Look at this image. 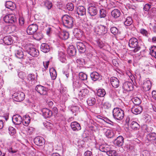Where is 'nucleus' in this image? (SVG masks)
Listing matches in <instances>:
<instances>
[{"label": "nucleus", "instance_id": "nucleus-59", "mask_svg": "<svg viewBox=\"0 0 156 156\" xmlns=\"http://www.w3.org/2000/svg\"><path fill=\"white\" fill-rule=\"evenodd\" d=\"M151 29L153 32L156 33V22L151 24Z\"/></svg>", "mask_w": 156, "mask_h": 156}, {"label": "nucleus", "instance_id": "nucleus-38", "mask_svg": "<svg viewBox=\"0 0 156 156\" xmlns=\"http://www.w3.org/2000/svg\"><path fill=\"white\" fill-rule=\"evenodd\" d=\"M147 138L149 141L155 140L156 139V134L154 133H149L147 136Z\"/></svg>", "mask_w": 156, "mask_h": 156}, {"label": "nucleus", "instance_id": "nucleus-42", "mask_svg": "<svg viewBox=\"0 0 156 156\" xmlns=\"http://www.w3.org/2000/svg\"><path fill=\"white\" fill-rule=\"evenodd\" d=\"M150 54L152 56L156 58V47L155 46H152L150 49Z\"/></svg>", "mask_w": 156, "mask_h": 156}, {"label": "nucleus", "instance_id": "nucleus-4", "mask_svg": "<svg viewBox=\"0 0 156 156\" xmlns=\"http://www.w3.org/2000/svg\"><path fill=\"white\" fill-rule=\"evenodd\" d=\"M94 31L98 35H105L107 37H110V34L107 33L108 28L106 26L102 25L96 27L94 29Z\"/></svg>", "mask_w": 156, "mask_h": 156}, {"label": "nucleus", "instance_id": "nucleus-63", "mask_svg": "<svg viewBox=\"0 0 156 156\" xmlns=\"http://www.w3.org/2000/svg\"><path fill=\"white\" fill-rule=\"evenodd\" d=\"M60 93L61 94V95H62L65 94H66V89H64L63 88H62L60 89Z\"/></svg>", "mask_w": 156, "mask_h": 156}, {"label": "nucleus", "instance_id": "nucleus-29", "mask_svg": "<svg viewBox=\"0 0 156 156\" xmlns=\"http://www.w3.org/2000/svg\"><path fill=\"white\" fill-rule=\"evenodd\" d=\"M41 51L44 53H47L50 51V47L46 43H42L41 46Z\"/></svg>", "mask_w": 156, "mask_h": 156}, {"label": "nucleus", "instance_id": "nucleus-56", "mask_svg": "<svg viewBox=\"0 0 156 156\" xmlns=\"http://www.w3.org/2000/svg\"><path fill=\"white\" fill-rule=\"evenodd\" d=\"M133 102L134 104L136 105H139L140 104L141 102V101L139 98H136L134 99L133 101Z\"/></svg>", "mask_w": 156, "mask_h": 156}, {"label": "nucleus", "instance_id": "nucleus-10", "mask_svg": "<svg viewBox=\"0 0 156 156\" xmlns=\"http://www.w3.org/2000/svg\"><path fill=\"white\" fill-rule=\"evenodd\" d=\"M122 88L123 89V92L126 93L127 92L131 91L133 89L132 83L130 82L126 81L123 83Z\"/></svg>", "mask_w": 156, "mask_h": 156}, {"label": "nucleus", "instance_id": "nucleus-54", "mask_svg": "<svg viewBox=\"0 0 156 156\" xmlns=\"http://www.w3.org/2000/svg\"><path fill=\"white\" fill-rule=\"evenodd\" d=\"M9 133L12 135H13L16 133V130L15 129L12 127L10 126L9 127Z\"/></svg>", "mask_w": 156, "mask_h": 156}, {"label": "nucleus", "instance_id": "nucleus-9", "mask_svg": "<svg viewBox=\"0 0 156 156\" xmlns=\"http://www.w3.org/2000/svg\"><path fill=\"white\" fill-rule=\"evenodd\" d=\"M38 27V26L36 24H32L28 26L27 32L28 34L32 35L36 32Z\"/></svg>", "mask_w": 156, "mask_h": 156}, {"label": "nucleus", "instance_id": "nucleus-28", "mask_svg": "<svg viewBox=\"0 0 156 156\" xmlns=\"http://www.w3.org/2000/svg\"><path fill=\"white\" fill-rule=\"evenodd\" d=\"M109 146L106 144H101L99 147V150L101 151L106 153V154L109 151Z\"/></svg>", "mask_w": 156, "mask_h": 156}, {"label": "nucleus", "instance_id": "nucleus-58", "mask_svg": "<svg viewBox=\"0 0 156 156\" xmlns=\"http://www.w3.org/2000/svg\"><path fill=\"white\" fill-rule=\"evenodd\" d=\"M151 5L150 4H146L145 5L144 7V9L146 11H148L151 8Z\"/></svg>", "mask_w": 156, "mask_h": 156}, {"label": "nucleus", "instance_id": "nucleus-2", "mask_svg": "<svg viewBox=\"0 0 156 156\" xmlns=\"http://www.w3.org/2000/svg\"><path fill=\"white\" fill-rule=\"evenodd\" d=\"M128 44L130 48H133L131 51L135 53L139 51L141 48L137 39L135 37H132L129 39Z\"/></svg>", "mask_w": 156, "mask_h": 156}, {"label": "nucleus", "instance_id": "nucleus-44", "mask_svg": "<svg viewBox=\"0 0 156 156\" xmlns=\"http://www.w3.org/2000/svg\"><path fill=\"white\" fill-rule=\"evenodd\" d=\"M79 77L80 80L83 81L86 80L87 78V75L82 72L79 73Z\"/></svg>", "mask_w": 156, "mask_h": 156}, {"label": "nucleus", "instance_id": "nucleus-37", "mask_svg": "<svg viewBox=\"0 0 156 156\" xmlns=\"http://www.w3.org/2000/svg\"><path fill=\"white\" fill-rule=\"evenodd\" d=\"M96 102V99L94 98H90L87 100V104L90 106L94 105L95 104Z\"/></svg>", "mask_w": 156, "mask_h": 156}, {"label": "nucleus", "instance_id": "nucleus-5", "mask_svg": "<svg viewBox=\"0 0 156 156\" xmlns=\"http://www.w3.org/2000/svg\"><path fill=\"white\" fill-rule=\"evenodd\" d=\"M12 97L15 101L20 102L24 99L25 95L23 92L20 91L14 93L12 95Z\"/></svg>", "mask_w": 156, "mask_h": 156}, {"label": "nucleus", "instance_id": "nucleus-11", "mask_svg": "<svg viewBox=\"0 0 156 156\" xmlns=\"http://www.w3.org/2000/svg\"><path fill=\"white\" fill-rule=\"evenodd\" d=\"M27 51L33 57H37L39 54L38 50L33 47H29Z\"/></svg>", "mask_w": 156, "mask_h": 156}, {"label": "nucleus", "instance_id": "nucleus-31", "mask_svg": "<svg viewBox=\"0 0 156 156\" xmlns=\"http://www.w3.org/2000/svg\"><path fill=\"white\" fill-rule=\"evenodd\" d=\"M91 80L94 81H96L99 79L100 78L99 74L96 72H92L90 74Z\"/></svg>", "mask_w": 156, "mask_h": 156}, {"label": "nucleus", "instance_id": "nucleus-20", "mask_svg": "<svg viewBox=\"0 0 156 156\" xmlns=\"http://www.w3.org/2000/svg\"><path fill=\"white\" fill-rule=\"evenodd\" d=\"M70 126L72 130L74 131H78L81 129L80 124L76 121L72 122L70 124Z\"/></svg>", "mask_w": 156, "mask_h": 156}, {"label": "nucleus", "instance_id": "nucleus-48", "mask_svg": "<svg viewBox=\"0 0 156 156\" xmlns=\"http://www.w3.org/2000/svg\"><path fill=\"white\" fill-rule=\"evenodd\" d=\"M105 136L108 138H111L114 136L113 133L110 130H107L105 133Z\"/></svg>", "mask_w": 156, "mask_h": 156}, {"label": "nucleus", "instance_id": "nucleus-40", "mask_svg": "<svg viewBox=\"0 0 156 156\" xmlns=\"http://www.w3.org/2000/svg\"><path fill=\"white\" fill-rule=\"evenodd\" d=\"M97 94L98 96L103 97L105 95L106 92L104 89H99L98 90Z\"/></svg>", "mask_w": 156, "mask_h": 156}, {"label": "nucleus", "instance_id": "nucleus-14", "mask_svg": "<svg viewBox=\"0 0 156 156\" xmlns=\"http://www.w3.org/2000/svg\"><path fill=\"white\" fill-rule=\"evenodd\" d=\"M124 138L122 136H118L113 141L114 144L119 147H121L123 145Z\"/></svg>", "mask_w": 156, "mask_h": 156}, {"label": "nucleus", "instance_id": "nucleus-18", "mask_svg": "<svg viewBox=\"0 0 156 156\" xmlns=\"http://www.w3.org/2000/svg\"><path fill=\"white\" fill-rule=\"evenodd\" d=\"M12 121L14 124L19 125L21 123L22 121V119L20 115L16 114L12 117Z\"/></svg>", "mask_w": 156, "mask_h": 156}, {"label": "nucleus", "instance_id": "nucleus-23", "mask_svg": "<svg viewBox=\"0 0 156 156\" xmlns=\"http://www.w3.org/2000/svg\"><path fill=\"white\" fill-rule=\"evenodd\" d=\"M76 11L79 15L83 16L86 14V9L85 7L83 6H79L77 7Z\"/></svg>", "mask_w": 156, "mask_h": 156}, {"label": "nucleus", "instance_id": "nucleus-35", "mask_svg": "<svg viewBox=\"0 0 156 156\" xmlns=\"http://www.w3.org/2000/svg\"><path fill=\"white\" fill-rule=\"evenodd\" d=\"M44 5L48 10H49L51 9L52 6V4L51 2L48 0H46L44 1Z\"/></svg>", "mask_w": 156, "mask_h": 156}, {"label": "nucleus", "instance_id": "nucleus-16", "mask_svg": "<svg viewBox=\"0 0 156 156\" xmlns=\"http://www.w3.org/2000/svg\"><path fill=\"white\" fill-rule=\"evenodd\" d=\"M89 93V90L87 89H83L80 90L78 93L79 98L83 99L88 96Z\"/></svg>", "mask_w": 156, "mask_h": 156}, {"label": "nucleus", "instance_id": "nucleus-22", "mask_svg": "<svg viewBox=\"0 0 156 156\" xmlns=\"http://www.w3.org/2000/svg\"><path fill=\"white\" fill-rule=\"evenodd\" d=\"M73 33L76 37L78 40H80L83 35L82 31L78 28H76L73 31Z\"/></svg>", "mask_w": 156, "mask_h": 156}, {"label": "nucleus", "instance_id": "nucleus-61", "mask_svg": "<svg viewBox=\"0 0 156 156\" xmlns=\"http://www.w3.org/2000/svg\"><path fill=\"white\" fill-rule=\"evenodd\" d=\"M84 156H93L92 153L89 151H87L84 153Z\"/></svg>", "mask_w": 156, "mask_h": 156}, {"label": "nucleus", "instance_id": "nucleus-3", "mask_svg": "<svg viewBox=\"0 0 156 156\" xmlns=\"http://www.w3.org/2000/svg\"><path fill=\"white\" fill-rule=\"evenodd\" d=\"M112 114L113 118L118 120H122L124 116V111L121 108L118 107L114 108L113 109Z\"/></svg>", "mask_w": 156, "mask_h": 156}, {"label": "nucleus", "instance_id": "nucleus-21", "mask_svg": "<svg viewBox=\"0 0 156 156\" xmlns=\"http://www.w3.org/2000/svg\"><path fill=\"white\" fill-rule=\"evenodd\" d=\"M151 86V81L149 80L144 81L142 85V88L145 91L149 90Z\"/></svg>", "mask_w": 156, "mask_h": 156}, {"label": "nucleus", "instance_id": "nucleus-15", "mask_svg": "<svg viewBox=\"0 0 156 156\" xmlns=\"http://www.w3.org/2000/svg\"><path fill=\"white\" fill-rule=\"evenodd\" d=\"M21 48L16 47L15 49V54L16 57L19 59H22L24 57L23 52Z\"/></svg>", "mask_w": 156, "mask_h": 156}, {"label": "nucleus", "instance_id": "nucleus-30", "mask_svg": "<svg viewBox=\"0 0 156 156\" xmlns=\"http://www.w3.org/2000/svg\"><path fill=\"white\" fill-rule=\"evenodd\" d=\"M67 53L69 55L73 56L76 54V49L73 46H70L67 49Z\"/></svg>", "mask_w": 156, "mask_h": 156}, {"label": "nucleus", "instance_id": "nucleus-34", "mask_svg": "<svg viewBox=\"0 0 156 156\" xmlns=\"http://www.w3.org/2000/svg\"><path fill=\"white\" fill-rule=\"evenodd\" d=\"M133 23V20L130 16H128L126 17V20L124 22V24L126 26L131 25Z\"/></svg>", "mask_w": 156, "mask_h": 156}, {"label": "nucleus", "instance_id": "nucleus-41", "mask_svg": "<svg viewBox=\"0 0 156 156\" xmlns=\"http://www.w3.org/2000/svg\"><path fill=\"white\" fill-rule=\"evenodd\" d=\"M27 79L29 81V83L33 84L34 83V82L33 81L35 79L34 75L32 74H29L28 76Z\"/></svg>", "mask_w": 156, "mask_h": 156}, {"label": "nucleus", "instance_id": "nucleus-39", "mask_svg": "<svg viewBox=\"0 0 156 156\" xmlns=\"http://www.w3.org/2000/svg\"><path fill=\"white\" fill-rule=\"evenodd\" d=\"M130 126L133 129L135 130H137L140 127L139 125L135 121H133L131 122Z\"/></svg>", "mask_w": 156, "mask_h": 156}, {"label": "nucleus", "instance_id": "nucleus-45", "mask_svg": "<svg viewBox=\"0 0 156 156\" xmlns=\"http://www.w3.org/2000/svg\"><path fill=\"white\" fill-rule=\"evenodd\" d=\"M71 111L73 113H74V115H76V114L78 113L79 112V107L76 106H73L71 108Z\"/></svg>", "mask_w": 156, "mask_h": 156}, {"label": "nucleus", "instance_id": "nucleus-62", "mask_svg": "<svg viewBox=\"0 0 156 156\" xmlns=\"http://www.w3.org/2000/svg\"><path fill=\"white\" fill-rule=\"evenodd\" d=\"M23 120L26 122H27L29 123L30 122V117L29 116H26L23 118Z\"/></svg>", "mask_w": 156, "mask_h": 156}, {"label": "nucleus", "instance_id": "nucleus-53", "mask_svg": "<svg viewBox=\"0 0 156 156\" xmlns=\"http://www.w3.org/2000/svg\"><path fill=\"white\" fill-rule=\"evenodd\" d=\"M140 32L144 35L145 36L147 37H148L149 34L146 30L144 29H141L140 30Z\"/></svg>", "mask_w": 156, "mask_h": 156}, {"label": "nucleus", "instance_id": "nucleus-7", "mask_svg": "<svg viewBox=\"0 0 156 156\" xmlns=\"http://www.w3.org/2000/svg\"><path fill=\"white\" fill-rule=\"evenodd\" d=\"M4 20L5 23H13L16 21V19L15 15L12 14H9L4 17Z\"/></svg>", "mask_w": 156, "mask_h": 156}, {"label": "nucleus", "instance_id": "nucleus-27", "mask_svg": "<svg viewBox=\"0 0 156 156\" xmlns=\"http://www.w3.org/2000/svg\"><path fill=\"white\" fill-rule=\"evenodd\" d=\"M3 41L5 44L8 45L11 44L13 42L12 37L10 36L5 37L3 38Z\"/></svg>", "mask_w": 156, "mask_h": 156}, {"label": "nucleus", "instance_id": "nucleus-19", "mask_svg": "<svg viewBox=\"0 0 156 156\" xmlns=\"http://www.w3.org/2000/svg\"><path fill=\"white\" fill-rule=\"evenodd\" d=\"M43 116L45 118H48L52 115V112L49 109L46 108H43L41 110Z\"/></svg>", "mask_w": 156, "mask_h": 156}, {"label": "nucleus", "instance_id": "nucleus-43", "mask_svg": "<svg viewBox=\"0 0 156 156\" xmlns=\"http://www.w3.org/2000/svg\"><path fill=\"white\" fill-rule=\"evenodd\" d=\"M76 62L78 64V65H79L80 67H83L85 64V60L82 58L77 59Z\"/></svg>", "mask_w": 156, "mask_h": 156}, {"label": "nucleus", "instance_id": "nucleus-13", "mask_svg": "<svg viewBox=\"0 0 156 156\" xmlns=\"http://www.w3.org/2000/svg\"><path fill=\"white\" fill-rule=\"evenodd\" d=\"M34 142L36 145L42 146L44 145L45 143V140L42 137L37 136L34 139Z\"/></svg>", "mask_w": 156, "mask_h": 156}, {"label": "nucleus", "instance_id": "nucleus-25", "mask_svg": "<svg viewBox=\"0 0 156 156\" xmlns=\"http://www.w3.org/2000/svg\"><path fill=\"white\" fill-rule=\"evenodd\" d=\"M69 33L65 31H61L58 34L59 37L63 40L68 39L69 37Z\"/></svg>", "mask_w": 156, "mask_h": 156}, {"label": "nucleus", "instance_id": "nucleus-6", "mask_svg": "<svg viewBox=\"0 0 156 156\" xmlns=\"http://www.w3.org/2000/svg\"><path fill=\"white\" fill-rule=\"evenodd\" d=\"M88 13L92 16H95L97 13V8L94 4L90 3L89 5L88 9Z\"/></svg>", "mask_w": 156, "mask_h": 156}, {"label": "nucleus", "instance_id": "nucleus-36", "mask_svg": "<svg viewBox=\"0 0 156 156\" xmlns=\"http://www.w3.org/2000/svg\"><path fill=\"white\" fill-rule=\"evenodd\" d=\"M50 73L52 79L53 80L55 79L57 76L56 71L53 68H52L50 69Z\"/></svg>", "mask_w": 156, "mask_h": 156}, {"label": "nucleus", "instance_id": "nucleus-33", "mask_svg": "<svg viewBox=\"0 0 156 156\" xmlns=\"http://www.w3.org/2000/svg\"><path fill=\"white\" fill-rule=\"evenodd\" d=\"M121 14V12L118 9H115L112 10L111 12V15L112 17L116 18L119 17Z\"/></svg>", "mask_w": 156, "mask_h": 156}, {"label": "nucleus", "instance_id": "nucleus-52", "mask_svg": "<svg viewBox=\"0 0 156 156\" xmlns=\"http://www.w3.org/2000/svg\"><path fill=\"white\" fill-rule=\"evenodd\" d=\"M66 7L67 9L70 11H72L74 9V5L72 3H69L67 4Z\"/></svg>", "mask_w": 156, "mask_h": 156}, {"label": "nucleus", "instance_id": "nucleus-12", "mask_svg": "<svg viewBox=\"0 0 156 156\" xmlns=\"http://www.w3.org/2000/svg\"><path fill=\"white\" fill-rule=\"evenodd\" d=\"M35 90L40 94L44 95L47 94L48 88L39 85L36 86Z\"/></svg>", "mask_w": 156, "mask_h": 156}, {"label": "nucleus", "instance_id": "nucleus-57", "mask_svg": "<svg viewBox=\"0 0 156 156\" xmlns=\"http://www.w3.org/2000/svg\"><path fill=\"white\" fill-rule=\"evenodd\" d=\"M18 75L19 77L22 80L24 79L26 76L25 73L22 72H19Z\"/></svg>", "mask_w": 156, "mask_h": 156}, {"label": "nucleus", "instance_id": "nucleus-51", "mask_svg": "<svg viewBox=\"0 0 156 156\" xmlns=\"http://www.w3.org/2000/svg\"><path fill=\"white\" fill-rule=\"evenodd\" d=\"M111 105L109 103L106 102L104 103L103 104V108L105 109H108L111 108Z\"/></svg>", "mask_w": 156, "mask_h": 156}, {"label": "nucleus", "instance_id": "nucleus-26", "mask_svg": "<svg viewBox=\"0 0 156 156\" xmlns=\"http://www.w3.org/2000/svg\"><path fill=\"white\" fill-rule=\"evenodd\" d=\"M5 5L6 8L10 9L12 11L15 9L16 7L15 4L11 1L6 2Z\"/></svg>", "mask_w": 156, "mask_h": 156}, {"label": "nucleus", "instance_id": "nucleus-32", "mask_svg": "<svg viewBox=\"0 0 156 156\" xmlns=\"http://www.w3.org/2000/svg\"><path fill=\"white\" fill-rule=\"evenodd\" d=\"M66 56L62 52L60 51L58 53V58L60 61L62 63H65L66 62Z\"/></svg>", "mask_w": 156, "mask_h": 156}, {"label": "nucleus", "instance_id": "nucleus-55", "mask_svg": "<svg viewBox=\"0 0 156 156\" xmlns=\"http://www.w3.org/2000/svg\"><path fill=\"white\" fill-rule=\"evenodd\" d=\"M25 58H28L27 61H25V62L27 64H28L29 65L33 64V62L34 61V59H30L28 57H25Z\"/></svg>", "mask_w": 156, "mask_h": 156}, {"label": "nucleus", "instance_id": "nucleus-17", "mask_svg": "<svg viewBox=\"0 0 156 156\" xmlns=\"http://www.w3.org/2000/svg\"><path fill=\"white\" fill-rule=\"evenodd\" d=\"M142 110V107L139 105H135L131 108L132 112L135 115L140 114Z\"/></svg>", "mask_w": 156, "mask_h": 156}, {"label": "nucleus", "instance_id": "nucleus-46", "mask_svg": "<svg viewBox=\"0 0 156 156\" xmlns=\"http://www.w3.org/2000/svg\"><path fill=\"white\" fill-rule=\"evenodd\" d=\"M34 37L36 40L39 41L43 38L42 34L40 33H37L33 35Z\"/></svg>", "mask_w": 156, "mask_h": 156}, {"label": "nucleus", "instance_id": "nucleus-1", "mask_svg": "<svg viewBox=\"0 0 156 156\" xmlns=\"http://www.w3.org/2000/svg\"><path fill=\"white\" fill-rule=\"evenodd\" d=\"M62 19L63 25L66 27L70 29L73 27L74 19L72 17L65 15L62 17Z\"/></svg>", "mask_w": 156, "mask_h": 156}, {"label": "nucleus", "instance_id": "nucleus-60", "mask_svg": "<svg viewBox=\"0 0 156 156\" xmlns=\"http://www.w3.org/2000/svg\"><path fill=\"white\" fill-rule=\"evenodd\" d=\"M60 97L62 98V100L64 101H65L68 99L67 95L66 94H63L62 95H61Z\"/></svg>", "mask_w": 156, "mask_h": 156}, {"label": "nucleus", "instance_id": "nucleus-24", "mask_svg": "<svg viewBox=\"0 0 156 156\" xmlns=\"http://www.w3.org/2000/svg\"><path fill=\"white\" fill-rule=\"evenodd\" d=\"M111 84L113 87L117 88L119 86V81L118 79L114 77H112L110 80Z\"/></svg>", "mask_w": 156, "mask_h": 156}, {"label": "nucleus", "instance_id": "nucleus-49", "mask_svg": "<svg viewBox=\"0 0 156 156\" xmlns=\"http://www.w3.org/2000/svg\"><path fill=\"white\" fill-rule=\"evenodd\" d=\"M106 12L104 9H101L100 10V17L101 18H105L106 16Z\"/></svg>", "mask_w": 156, "mask_h": 156}, {"label": "nucleus", "instance_id": "nucleus-47", "mask_svg": "<svg viewBox=\"0 0 156 156\" xmlns=\"http://www.w3.org/2000/svg\"><path fill=\"white\" fill-rule=\"evenodd\" d=\"M109 156H116L117 155L116 151L114 150H110V148L109 151L107 152L106 154Z\"/></svg>", "mask_w": 156, "mask_h": 156}, {"label": "nucleus", "instance_id": "nucleus-64", "mask_svg": "<svg viewBox=\"0 0 156 156\" xmlns=\"http://www.w3.org/2000/svg\"><path fill=\"white\" fill-rule=\"evenodd\" d=\"M152 96L153 98L156 100V91L153 90L152 92Z\"/></svg>", "mask_w": 156, "mask_h": 156}, {"label": "nucleus", "instance_id": "nucleus-8", "mask_svg": "<svg viewBox=\"0 0 156 156\" xmlns=\"http://www.w3.org/2000/svg\"><path fill=\"white\" fill-rule=\"evenodd\" d=\"M76 47L79 51L81 53H84L86 50V47L87 44L82 41L77 42L76 43Z\"/></svg>", "mask_w": 156, "mask_h": 156}, {"label": "nucleus", "instance_id": "nucleus-50", "mask_svg": "<svg viewBox=\"0 0 156 156\" xmlns=\"http://www.w3.org/2000/svg\"><path fill=\"white\" fill-rule=\"evenodd\" d=\"M111 32L114 35H115L118 32V29L115 27H112L110 28Z\"/></svg>", "mask_w": 156, "mask_h": 156}]
</instances>
